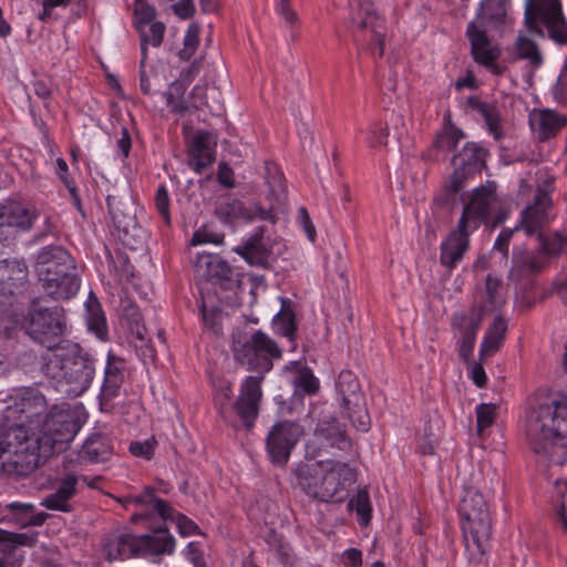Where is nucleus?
Masks as SVG:
<instances>
[{"mask_svg":"<svg viewBox=\"0 0 567 567\" xmlns=\"http://www.w3.org/2000/svg\"><path fill=\"white\" fill-rule=\"evenodd\" d=\"M501 288H502V281L498 280L497 278H494L491 275H488L485 280L486 301H485L484 307L482 308L483 311L484 310L493 311L504 303V299L499 295Z\"/></svg>","mask_w":567,"mask_h":567,"instance_id":"8fccbe9b","label":"nucleus"},{"mask_svg":"<svg viewBox=\"0 0 567 567\" xmlns=\"http://www.w3.org/2000/svg\"><path fill=\"white\" fill-rule=\"evenodd\" d=\"M496 405L482 403L476 406V425L478 433L494 423Z\"/></svg>","mask_w":567,"mask_h":567,"instance_id":"4d7b16f0","label":"nucleus"},{"mask_svg":"<svg viewBox=\"0 0 567 567\" xmlns=\"http://www.w3.org/2000/svg\"><path fill=\"white\" fill-rule=\"evenodd\" d=\"M28 282V267L17 259L0 260V295L22 293Z\"/></svg>","mask_w":567,"mask_h":567,"instance_id":"c85d7f7f","label":"nucleus"},{"mask_svg":"<svg viewBox=\"0 0 567 567\" xmlns=\"http://www.w3.org/2000/svg\"><path fill=\"white\" fill-rule=\"evenodd\" d=\"M78 482L76 474L68 473L61 476L53 485L52 492L42 499L41 505L50 511L70 513L73 509L70 502L78 493Z\"/></svg>","mask_w":567,"mask_h":567,"instance_id":"bb28decb","label":"nucleus"},{"mask_svg":"<svg viewBox=\"0 0 567 567\" xmlns=\"http://www.w3.org/2000/svg\"><path fill=\"white\" fill-rule=\"evenodd\" d=\"M296 478L308 496L321 502H341L357 476L347 463L315 461L299 464Z\"/></svg>","mask_w":567,"mask_h":567,"instance_id":"f03ea898","label":"nucleus"},{"mask_svg":"<svg viewBox=\"0 0 567 567\" xmlns=\"http://www.w3.org/2000/svg\"><path fill=\"white\" fill-rule=\"evenodd\" d=\"M113 455L111 440L100 433L89 436L80 451V457L91 463L106 462Z\"/></svg>","mask_w":567,"mask_h":567,"instance_id":"f704fd0d","label":"nucleus"},{"mask_svg":"<svg viewBox=\"0 0 567 567\" xmlns=\"http://www.w3.org/2000/svg\"><path fill=\"white\" fill-rule=\"evenodd\" d=\"M467 105L477 111L485 121L487 130L491 134H493L495 140H501L503 136L501 130V115L498 109L489 103L482 102L480 99L475 96H471L467 100Z\"/></svg>","mask_w":567,"mask_h":567,"instance_id":"4c0bfd02","label":"nucleus"},{"mask_svg":"<svg viewBox=\"0 0 567 567\" xmlns=\"http://www.w3.org/2000/svg\"><path fill=\"white\" fill-rule=\"evenodd\" d=\"M233 351L238 363L246 365L249 371L259 373L245 378L237 399L230 405V410L249 431L255 426L259 415L262 401L261 383L265 374L272 369V360L281 358V349L265 332L257 330L249 338L234 336Z\"/></svg>","mask_w":567,"mask_h":567,"instance_id":"f257e3e1","label":"nucleus"},{"mask_svg":"<svg viewBox=\"0 0 567 567\" xmlns=\"http://www.w3.org/2000/svg\"><path fill=\"white\" fill-rule=\"evenodd\" d=\"M10 297L11 296L0 295V328L4 330L10 329L11 324L14 322Z\"/></svg>","mask_w":567,"mask_h":567,"instance_id":"680f3d73","label":"nucleus"},{"mask_svg":"<svg viewBox=\"0 0 567 567\" xmlns=\"http://www.w3.org/2000/svg\"><path fill=\"white\" fill-rule=\"evenodd\" d=\"M231 394L233 392L230 385H226L224 388H220L215 396V402L219 408V414L225 421L228 420V414L231 411L230 408H228Z\"/></svg>","mask_w":567,"mask_h":567,"instance_id":"e2e57ef3","label":"nucleus"},{"mask_svg":"<svg viewBox=\"0 0 567 567\" xmlns=\"http://www.w3.org/2000/svg\"><path fill=\"white\" fill-rule=\"evenodd\" d=\"M554 96L560 103H567V56L564 68L554 85Z\"/></svg>","mask_w":567,"mask_h":567,"instance_id":"338daca9","label":"nucleus"},{"mask_svg":"<svg viewBox=\"0 0 567 567\" xmlns=\"http://www.w3.org/2000/svg\"><path fill=\"white\" fill-rule=\"evenodd\" d=\"M216 140L208 132H198L192 140L189 150V166L195 172L202 173L215 161Z\"/></svg>","mask_w":567,"mask_h":567,"instance_id":"7c9ffc66","label":"nucleus"},{"mask_svg":"<svg viewBox=\"0 0 567 567\" xmlns=\"http://www.w3.org/2000/svg\"><path fill=\"white\" fill-rule=\"evenodd\" d=\"M466 37L471 43L473 60L481 65H488L501 55V50L493 44L484 30L476 21H471L466 28Z\"/></svg>","mask_w":567,"mask_h":567,"instance_id":"cd10ccee","label":"nucleus"},{"mask_svg":"<svg viewBox=\"0 0 567 567\" xmlns=\"http://www.w3.org/2000/svg\"><path fill=\"white\" fill-rule=\"evenodd\" d=\"M206 269L208 280L221 290L236 292L240 288V272L219 257L207 256Z\"/></svg>","mask_w":567,"mask_h":567,"instance_id":"c756f323","label":"nucleus"},{"mask_svg":"<svg viewBox=\"0 0 567 567\" xmlns=\"http://www.w3.org/2000/svg\"><path fill=\"white\" fill-rule=\"evenodd\" d=\"M348 508L355 511L361 519L362 525H367L371 519L370 496L367 489H359L358 493L349 501Z\"/></svg>","mask_w":567,"mask_h":567,"instance_id":"de8ad7c7","label":"nucleus"},{"mask_svg":"<svg viewBox=\"0 0 567 567\" xmlns=\"http://www.w3.org/2000/svg\"><path fill=\"white\" fill-rule=\"evenodd\" d=\"M464 137L465 135L460 128L449 125L436 135L434 147L442 151H452Z\"/></svg>","mask_w":567,"mask_h":567,"instance_id":"09e8293b","label":"nucleus"},{"mask_svg":"<svg viewBox=\"0 0 567 567\" xmlns=\"http://www.w3.org/2000/svg\"><path fill=\"white\" fill-rule=\"evenodd\" d=\"M20 411L27 417L42 415L47 411L45 398L37 390H27L21 396Z\"/></svg>","mask_w":567,"mask_h":567,"instance_id":"49530a36","label":"nucleus"},{"mask_svg":"<svg viewBox=\"0 0 567 567\" xmlns=\"http://www.w3.org/2000/svg\"><path fill=\"white\" fill-rule=\"evenodd\" d=\"M217 214L225 220L245 219L252 220H268L276 223V216L272 208L266 209L258 203H252L245 206L243 202L233 198H226L220 202L216 208Z\"/></svg>","mask_w":567,"mask_h":567,"instance_id":"393cba45","label":"nucleus"},{"mask_svg":"<svg viewBox=\"0 0 567 567\" xmlns=\"http://www.w3.org/2000/svg\"><path fill=\"white\" fill-rule=\"evenodd\" d=\"M86 309V324L89 331L93 332L100 340H106L107 338V324L104 312L101 305L95 296L92 293L89 296L85 302Z\"/></svg>","mask_w":567,"mask_h":567,"instance_id":"ea45409f","label":"nucleus"},{"mask_svg":"<svg viewBox=\"0 0 567 567\" xmlns=\"http://www.w3.org/2000/svg\"><path fill=\"white\" fill-rule=\"evenodd\" d=\"M357 29L353 32V41L358 45L365 42H375L378 45V55L384 54L385 27L383 18L379 17L370 7L362 9L358 17L353 18Z\"/></svg>","mask_w":567,"mask_h":567,"instance_id":"412c9836","label":"nucleus"},{"mask_svg":"<svg viewBox=\"0 0 567 567\" xmlns=\"http://www.w3.org/2000/svg\"><path fill=\"white\" fill-rule=\"evenodd\" d=\"M507 332V321L502 316H496L485 332L480 349L481 360L493 355L503 344Z\"/></svg>","mask_w":567,"mask_h":567,"instance_id":"e433bc0d","label":"nucleus"},{"mask_svg":"<svg viewBox=\"0 0 567 567\" xmlns=\"http://www.w3.org/2000/svg\"><path fill=\"white\" fill-rule=\"evenodd\" d=\"M199 31L200 28L198 23L194 22L188 25L184 37V47L178 52V56L182 60L188 61L196 52L199 44Z\"/></svg>","mask_w":567,"mask_h":567,"instance_id":"864d4df0","label":"nucleus"},{"mask_svg":"<svg viewBox=\"0 0 567 567\" xmlns=\"http://www.w3.org/2000/svg\"><path fill=\"white\" fill-rule=\"evenodd\" d=\"M351 446L346 425L334 416H329L318 422L312 439L307 442L306 455L310 458L320 456L322 452L334 455L333 450L349 451Z\"/></svg>","mask_w":567,"mask_h":567,"instance_id":"f8f14e48","label":"nucleus"},{"mask_svg":"<svg viewBox=\"0 0 567 567\" xmlns=\"http://www.w3.org/2000/svg\"><path fill=\"white\" fill-rule=\"evenodd\" d=\"M530 125L540 142L556 136L567 125V116L553 110H542L530 117Z\"/></svg>","mask_w":567,"mask_h":567,"instance_id":"473e14b6","label":"nucleus"},{"mask_svg":"<svg viewBox=\"0 0 567 567\" xmlns=\"http://www.w3.org/2000/svg\"><path fill=\"white\" fill-rule=\"evenodd\" d=\"M483 320L482 307H472L467 311L455 312L451 319V329L457 338L458 354L468 362L473 355L476 334Z\"/></svg>","mask_w":567,"mask_h":567,"instance_id":"f3484780","label":"nucleus"},{"mask_svg":"<svg viewBox=\"0 0 567 567\" xmlns=\"http://www.w3.org/2000/svg\"><path fill=\"white\" fill-rule=\"evenodd\" d=\"M281 308L274 318V326L277 331L290 341L295 340L297 324L292 303L289 299L280 297Z\"/></svg>","mask_w":567,"mask_h":567,"instance_id":"79ce46f5","label":"nucleus"},{"mask_svg":"<svg viewBox=\"0 0 567 567\" xmlns=\"http://www.w3.org/2000/svg\"><path fill=\"white\" fill-rule=\"evenodd\" d=\"M25 333L48 350H58L66 330L62 307H44L39 298H33L23 319Z\"/></svg>","mask_w":567,"mask_h":567,"instance_id":"0eeeda50","label":"nucleus"},{"mask_svg":"<svg viewBox=\"0 0 567 567\" xmlns=\"http://www.w3.org/2000/svg\"><path fill=\"white\" fill-rule=\"evenodd\" d=\"M508 280L520 282L547 267V259L542 254H535L524 247H516L512 252Z\"/></svg>","mask_w":567,"mask_h":567,"instance_id":"a878e982","label":"nucleus"},{"mask_svg":"<svg viewBox=\"0 0 567 567\" xmlns=\"http://www.w3.org/2000/svg\"><path fill=\"white\" fill-rule=\"evenodd\" d=\"M487 151L474 142H467L461 151L452 157L454 168L451 181L446 185V200H451L463 187L464 181L482 171L485 166Z\"/></svg>","mask_w":567,"mask_h":567,"instance_id":"2eb2a0df","label":"nucleus"},{"mask_svg":"<svg viewBox=\"0 0 567 567\" xmlns=\"http://www.w3.org/2000/svg\"><path fill=\"white\" fill-rule=\"evenodd\" d=\"M266 181L272 195H279L285 192L284 176L276 165L267 164Z\"/></svg>","mask_w":567,"mask_h":567,"instance_id":"13d9d810","label":"nucleus"},{"mask_svg":"<svg viewBox=\"0 0 567 567\" xmlns=\"http://www.w3.org/2000/svg\"><path fill=\"white\" fill-rule=\"evenodd\" d=\"M265 228L258 227L245 244L236 248V252L250 265L265 267L268 264L269 251L262 243Z\"/></svg>","mask_w":567,"mask_h":567,"instance_id":"c9c22d12","label":"nucleus"},{"mask_svg":"<svg viewBox=\"0 0 567 567\" xmlns=\"http://www.w3.org/2000/svg\"><path fill=\"white\" fill-rule=\"evenodd\" d=\"M337 393L340 406L352 425L361 432H368L371 420L365 398L358 378L351 371L344 370L339 373Z\"/></svg>","mask_w":567,"mask_h":567,"instance_id":"9b49d317","label":"nucleus"},{"mask_svg":"<svg viewBox=\"0 0 567 567\" xmlns=\"http://www.w3.org/2000/svg\"><path fill=\"white\" fill-rule=\"evenodd\" d=\"M465 546L484 555L489 548L492 523L486 502L477 491H467L460 505Z\"/></svg>","mask_w":567,"mask_h":567,"instance_id":"6e6552de","label":"nucleus"},{"mask_svg":"<svg viewBox=\"0 0 567 567\" xmlns=\"http://www.w3.org/2000/svg\"><path fill=\"white\" fill-rule=\"evenodd\" d=\"M303 434V426L298 422L284 420L274 424L266 439V450L271 462L285 465Z\"/></svg>","mask_w":567,"mask_h":567,"instance_id":"dca6fc26","label":"nucleus"},{"mask_svg":"<svg viewBox=\"0 0 567 567\" xmlns=\"http://www.w3.org/2000/svg\"><path fill=\"white\" fill-rule=\"evenodd\" d=\"M369 132L370 136L368 138V143L370 146L375 147L379 145H386V138L389 136V130L386 126L373 124Z\"/></svg>","mask_w":567,"mask_h":567,"instance_id":"774afa93","label":"nucleus"},{"mask_svg":"<svg viewBox=\"0 0 567 567\" xmlns=\"http://www.w3.org/2000/svg\"><path fill=\"white\" fill-rule=\"evenodd\" d=\"M166 104L171 113L179 116H185L186 114L199 109V105L196 103L188 104L185 100V96L175 100H168Z\"/></svg>","mask_w":567,"mask_h":567,"instance_id":"69168bd1","label":"nucleus"},{"mask_svg":"<svg viewBox=\"0 0 567 567\" xmlns=\"http://www.w3.org/2000/svg\"><path fill=\"white\" fill-rule=\"evenodd\" d=\"M155 205L157 212L164 219L165 224L169 225L171 223V214H169V197L168 192L165 186L158 187L155 195Z\"/></svg>","mask_w":567,"mask_h":567,"instance_id":"bf43d9fd","label":"nucleus"},{"mask_svg":"<svg viewBox=\"0 0 567 567\" xmlns=\"http://www.w3.org/2000/svg\"><path fill=\"white\" fill-rule=\"evenodd\" d=\"M519 230V226L514 228H504L494 243V249L503 255L505 260L508 259L509 243L515 231Z\"/></svg>","mask_w":567,"mask_h":567,"instance_id":"052dcab7","label":"nucleus"},{"mask_svg":"<svg viewBox=\"0 0 567 567\" xmlns=\"http://www.w3.org/2000/svg\"><path fill=\"white\" fill-rule=\"evenodd\" d=\"M174 549L175 539L166 528L140 536L123 533L109 538L104 545L105 557L110 561L151 555H171Z\"/></svg>","mask_w":567,"mask_h":567,"instance_id":"423d86ee","label":"nucleus"},{"mask_svg":"<svg viewBox=\"0 0 567 567\" xmlns=\"http://www.w3.org/2000/svg\"><path fill=\"white\" fill-rule=\"evenodd\" d=\"M124 360L109 352L104 369V381L101 388V396L104 400H111L118 395L124 382Z\"/></svg>","mask_w":567,"mask_h":567,"instance_id":"72a5a7b5","label":"nucleus"},{"mask_svg":"<svg viewBox=\"0 0 567 567\" xmlns=\"http://www.w3.org/2000/svg\"><path fill=\"white\" fill-rule=\"evenodd\" d=\"M537 238L540 241L539 254H542L546 259L549 256L558 255L567 244V237L558 233L550 237L545 236L544 233H539Z\"/></svg>","mask_w":567,"mask_h":567,"instance_id":"3c124183","label":"nucleus"},{"mask_svg":"<svg viewBox=\"0 0 567 567\" xmlns=\"http://www.w3.org/2000/svg\"><path fill=\"white\" fill-rule=\"evenodd\" d=\"M155 444L156 442L154 440H146L144 442L135 441L131 443L130 452L134 456L151 460L154 454Z\"/></svg>","mask_w":567,"mask_h":567,"instance_id":"0e129e2a","label":"nucleus"},{"mask_svg":"<svg viewBox=\"0 0 567 567\" xmlns=\"http://www.w3.org/2000/svg\"><path fill=\"white\" fill-rule=\"evenodd\" d=\"M34 538L27 534H16L0 529V567H14L22 559L21 545L31 546Z\"/></svg>","mask_w":567,"mask_h":567,"instance_id":"2f4dec72","label":"nucleus"},{"mask_svg":"<svg viewBox=\"0 0 567 567\" xmlns=\"http://www.w3.org/2000/svg\"><path fill=\"white\" fill-rule=\"evenodd\" d=\"M41 371L58 383L69 385V395L79 396L90 388L95 367L86 350L78 343H68L42 357Z\"/></svg>","mask_w":567,"mask_h":567,"instance_id":"7ed1b4c3","label":"nucleus"},{"mask_svg":"<svg viewBox=\"0 0 567 567\" xmlns=\"http://www.w3.org/2000/svg\"><path fill=\"white\" fill-rule=\"evenodd\" d=\"M525 25L540 37L545 28L550 40L567 44V20L560 0H526Z\"/></svg>","mask_w":567,"mask_h":567,"instance_id":"9d476101","label":"nucleus"},{"mask_svg":"<svg viewBox=\"0 0 567 567\" xmlns=\"http://www.w3.org/2000/svg\"><path fill=\"white\" fill-rule=\"evenodd\" d=\"M555 417L567 419V395L560 401L539 404L529 411V435L536 450L544 449L539 443V435L546 423L553 422Z\"/></svg>","mask_w":567,"mask_h":567,"instance_id":"5701e85b","label":"nucleus"},{"mask_svg":"<svg viewBox=\"0 0 567 567\" xmlns=\"http://www.w3.org/2000/svg\"><path fill=\"white\" fill-rule=\"evenodd\" d=\"M42 463L35 434L21 426L0 430V474L27 476Z\"/></svg>","mask_w":567,"mask_h":567,"instance_id":"39448f33","label":"nucleus"},{"mask_svg":"<svg viewBox=\"0 0 567 567\" xmlns=\"http://www.w3.org/2000/svg\"><path fill=\"white\" fill-rule=\"evenodd\" d=\"M507 2L508 0H482L475 21L481 27L485 23L501 24L506 17Z\"/></svg>","mask_w":567,"mask_h":567,"instance_id":"a19ab883","label":"nucleus"},{"mask_svg":"<svg viewBox=\"0 0 567 567\" xmlns=\"http://www.w3.org/2000/svg\"><path fill=\"white\" fill-rule=\"evenodd\" d=\"M276 11L289 29H297L300 24L299 16L292 8L291 0H279L276 4Z\"/></svg>","mask_w":567,"mask_h":567,"instance_id":"6e6d98bb","label":"nucleus"},{"mask_svg":"<svg viewBox=\"0 0 567 567\" xmlns=\"http://www.w3.org/2000/svg\"><path fill=\"white\" fill-rule=\"evenodd\" d=\"M474 230L464 226L463 220H458L457 226L441 244L440 262L449 271H452L463 259L470 247V236Z\"/></svg>","mask_w":567,"mask_h":567,"instance_id":"4be33fe9","label":"nucleus"},{"mask_svg":"<svg viewBox=\"0 0 567 567\" xmlns=\"http://www.w3.org/2000/svg\"><path fill=\"white\" fill-rule=\"evenodd\" d=\"M81 427L80 419L71 409L54 408L43 420L42 435H37L41 446L42 463L53 455L64 451Z\"/></svg>","mask_w":567,"mask_h":567,"instance_id":"1a4fd4ad","label":"nucleus"},{"mask_svg":"<svg viewBox=\"0 0 567 567\" xmlns=\"http://www.w3.org/2000/svg\"><path fill=\"white\" fill-rule=\"evenodd\" d=\"M467 105L477 111L485 121L487 130L491 134H493L495 140H501L503 136L501 130V115L498 109L489 103L482 102L480 99L475 96H471L467 100Z\"/></svg>","mask_w":567,"mask_h":567,"instance_id":"58836bf2","label":"nucleus"},{"mask_svg":"<svg viewBox=\"0 0 567 567\" xmlns=\"http://www.w3.org/2000/svg\"><path fill=\"white\" fill-rule=\"evenodd\" d=\"M18 506L24 507L23 509H17L13 523L21 526H40L47 519V514L39 513L34 514V506L32 504L18 503Z\"/></svg>","mask_w":567,"mask_h":567,"instance_id":"603ef678","label":"nucleus"},{"mask_svg":"<svg viewBox=\"0 0 567 567\" xmlns=\"http://www.w3.org/2000/svg\"><path fill=\"white\" fill-rule=\"evenodd\" d=\"M131 502L137 506L146 507L145 513L135 514L133 520L146 518L151 512L157 513L163 519H174V509L171 505L166 501L156 497L154 491L150 487H146L140 495L134 496ZM175 519L181 535L189 536L198 532V526L185 515L177 513Z\"/></svg>","mask_w":567,"mask_h":567,"instance_id":"a211bd4d","label":"nucleus"},{"mask_svg":"<svg viewBox=\"0 0 567 567\" xmlns=\"http://www.w3.org/2000/svg\"><path fill=\"white\" fill-rule=\"evenodd\" d=\"M106 203L113 224L118 231V238L125 246L136 249L144 231L137 225L136 209L132 196L127 192L120 195H109Z\"/></svg>","mask_w":567,"mask_h":567,"instance_id":"ddd939ff","label":"nucleus"},{"mask_svg":"<svg viewBox=\"0 0 567 567\" xmlns=\"http://www.w3.org/2000/svg\"><path fill=\"white\" fill-rule=\"evenodd\" d=\"M514 53L516 59L528 61L535 68H539L544 62L538 44L525 34H519L516 38Z\"/></svg>","mask_w":567,"mask_h":567,"instance_id":"37998d69","label":"nucleus"},{"mask_svg":"<svg viewBox=\"0 0 567 567\" xmlns=\"http://www.w3.org/2000/svg\"><path fill=\"white\" fill-rule=\"evenodd\" d=\"M145 63L146 60L141 59L140 89L146 95H154L162 90L165 84V79L154 66L146 69Z\"/></svg>","mask_w":567,"mask_h":567,"instance_id":"a18cd8bd","label":"nucleus"},{"mask_svg":"<svg viewBox=\"0 0 567 567\" xmlns=\"http://www.w3.org/2000/svg\"><path fill=\"white\" fill-rule=\"evenodd\" d=\"M34 269L42 289L54 299H70L80 289L75 260L62 246L42 247L37 255Z\"/></svg>","mask_w":567,"mask_h":567,"instance_id":"20e7f679","label":"nucleus"},{"mask_svg":"<svg viewBox=\"0 0 567 567\" xmlns=\"http://www.w3.org/2000/svg\"><path fill=\"white\" fill-rule=\"evenodd\" d=\"M495 202L496 189L493 184L477 187L470 203L464 206L460 220H463L470 230L475 231L483 221L488 223L489 212Z\"/></svg>","mask_w":567,"mask_h":567,"instance_id":"6ab92c4d","label":"nucleus"},{"mask_svg":"<svg viewBox=\"0 0 567 567\" xmlns=\"http://www.w3.org/2000/svg\"><path fill=\"white\" fill-rule=\"evenodd\" d=\"M156 10L153 6L148 4L145 0H136L135 2V20L134 27H147L150 23L155 22Z\"/></svg>","mask_w":567,"mask_h":567,"instance_id":"5fc2aeb1","label":"nucleus"},{"mask_svg":"<svg viewBox=\"0 0 567 567\" xmlns=\"http://www.w3.org/2000/svg\"><path fill=\"white\" fill-rule=\"evenodd\" d=\"M37 214L18 202L0 204V241L14 237L16 233L29 230Z\"/></svg>","mask_w":567,"mask_h":567,"instance_id":"aec40b11","label":"nucleus"},{"mask_svg":"<svg viewBox=\"0 0 567 567\" xmlns=\"http://www.w3.org/2000/svg\"><path fill=\"white\" fill-rule=\"evenodd\" d=\"M526 437L532 451L545 462L563 465L567 462V419L555 417L553 422L546 423L543 433L539 435V443L544 447L536 450L529 435V414L526 423Z\"/></svg>","mask_w":567,"mask_h":567,"instance_id":"4468645a","label":"nucleus"},{"mask_svg":"<svg viewBox=\"0 0 567 567\" xmlns=\"http://www.w3.org/2000/svg\"><path fill=\"white\" fill-rule=\"evenodd\" d=\"M551 208V199L548 194L539 192L533 202L522 210L520 221L517 226L524 229L528 236L539 235L544 227L549 223V209Z\"/></svg>","mask_w":567,"mask_h":567,"instance_id":"b1692460","label":"nucleus"},{"mask_svg":"<svg viewBox=\"0 0 567 567\" xmlns=\"http://www.w3.org/2000/svg\"><path fill=\"white\" fill-rule=\"evenodd\" d=\"M165 30V24L159 21L152 22L147 27L143 28L137 25V32L141 38V59L147 60L148 44H151L154 48H158L162 44Z\"/></svg>","mask_w":567,"mask_h":567,"instance_id":"c03bdc74","label":"nucleus"}]
</instances>
